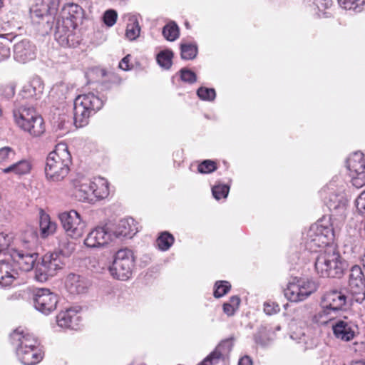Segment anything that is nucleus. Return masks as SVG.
Wrapping results in <instances>:
<instances>
[{"label": "nucleus", "mask_w": 365, "mask_h": 365, "mask_svg": "<svg viewBox=\"0 0 365 365\" xmlns=\"http://www.w3.org/2000/svg\"><path fill=\"white\" fill-rule=\"evenodd\" d=\"M11 344L19 360L24 365H35L43 358L38 339L28 331L19 327L11 334Z\"/></svg>", "instance_id": "nucleus-1"}, {"label": "nucleus", "mask_w": 365, "mask_h": 365, "mask_svg": "<svg viewBox=\"0 0 365 365\" xmlns=\"http://www.w3.org/2000/svg\"><path fill=\"white\" fill-rule=\"evenodd\" d=\"M71 163L72 158L67 145L58 143L46 158L45 175L47 180L52 182L63 180L68 175Z\"/></svg>", "instance_id": "nucleus-2"}, {"label": "nucleus", "mask_w": 365, "mask_h": 365, "mask_svg": "<svg viewBox=\"0 0 365 365\" xmlns=\"http://www.w3.org/2000/svg\"><path fill=\"white\" fill-rule=\"evenodd\" d=\"M15 123L24 131L34 137L40 136L45 131L43 118L36 113L32 106L16 101L13 109Z\"/></svg>", "instance_id": "nucleus-3"}, {"label": "nucleus", "mask_w": 365, "mask_h": 365, "mask_svg": "<svg viewBox=\"0 0 365 365\" xmlns=\"http://www.w3.org/2000/svg\"><path fill=\"white\" fill-rule=\"evenodd\" d=\"M346 266V261L333 247H327L315 262V269L322 277H340Z\"/></svg>", "instance_id": "nucleus-4"}, {"label": "nucleus", "mask_w": 365, "mask_h": 365, "mask_svg": "<svg viewBox=\"0 0 365 365\" xmlns=\"http://www.w3.org/2000/svg\"><path fill=\"white\" fill-rule=\"evenodd\" d=\"M103 106V101L93 93L78 96L73 102V120L76 127H83L88 118Z\"/></svg>", "instance_id": "nucleus-5"}, {"label": "nucleus", "mask_w": 365, "mask_h": 365, "mask_svg": "<svg viewBox=\"0 0 365 365\" xmlns=\"http://www.w3.org/2000/svg\"><path fill=\"white\" fill-rule=\"evenodd\" d=\"M305 246L311 252L327 246L334 240L333 229L329 221L324 219L312 225L305 237Z\"/></svg>", "instance_id": "nucleus-6"}, {"label": "nucleus", "mask_w": 365, "mask_h": 365, "mask_svg": "<svg viewBox=\"0 0 365 365\" xmlns=\"http://www.w3.org/2000/svg\"><path fill=\"white\" fill-rule=\"evenodd\" d=\"M135 266V257L130 250L122 249L118 250L108 270L113 278L125 281L130 279Z\"/></svg>", "instance_id": "nucleus-7"}, {"label": "nucleus", "mask_w": 365, "mask_h": 365, "mask_svg": "<svg viewBox=\"0 0 365 365\" xmlns=\"http://www.w3.org/2000/svg\"><path fill=\"white\" fill-rule=\"evenodd\" d=\"M28 232L29 239L22 240V245L26 250L12 249L10 252L14 262L24 272L31 270L38 258V254L31 249L36 242V236L32 230H29Z\"/></svg>", "instance_id": "nucleus-8"}, {"label": "nucleus", "mask_w": 365, "mask_h": 365, "mask_svg": "<svg viewBox=\"0 0 365 365\" xmlns=\"http://www.w3.org/2000/svg\"><path fill=\"white\" fill-rule=\"evenodd\" d=\"M317 284L310 280L304 279H292L284 289V296L291 302H300L307 299L317 290Z\"/></svg>", "instance_id": "nucleus-9"}, {"label": "nucleus", "mask_w": 365, "mask_h": 365, "mask_svg": "<svg viewBox=\"0 0 365 365\" xmlns=\"http://www.w3.org/2000/svg\"><path fill=\"white\" fill-rule=\"evenodd\" d=\"M65 264L63 259L57 252L45 255L35 269V277L39 282H45L54 276Z\"/></svg>", "instance_id": "nucleus-10"}, {"label": "nucleus", "mask_w": 365, "mask_h": 365, "mask_svg": "<svg viewBox=\"0 0 365 365\" xmlns=\"http://www.w3.org/2000/svg\"><path fill=\"white\" fill-rule=\"evenodd\" d=\"M59 220L66 235L71 238L78 239L83 236L86 222L74 210L63 212L59 215Z\"/></svg>", "instance_id": "nucleus-11"}, {"label": "nucleus", "mask_w": 365, "mask_h": 365, "mask_svg": "<svg viewBox=\"0 0 365 365\" xmlns=\"http://www.w3.org/2000/svg\"><path fill=\"white\" fill-rule=\"evenodd\" d=\"M346 167L350 172L351 182L357 188L365 185V159L364 154L357 151L348 158Z\"/></svg>", "instance_id": "nucleus-12"}, {"label": "nucleus", "mask_w": 365, "mask_h": 365, "mask_svg": "<svg viewBox=\"0 0 365 365\" xmlns=\"http://www.w3.org/2000/svg\"><path fill=\"white\" fill-rule=\"evenodd\" d=\"M349 291L354 301L361 303L365 299V277L358 265L353 266L350 270Z\"/></svg>", "instance_id": "nucleus-13"}, {"label": "nucleus", "mask_w": 365, "mask_h": 365, "mask_svg": "<svg viewBox=\"0 0 365 365\" xmlns=\"http://www.w3.org/2000/svg\"><path fill=\"white\" fill-rule=\"evenodd\" d=\"M58 296L48 289H38L34 294V304L36 310L48 314L56 309Z\"/></svg>", "instance_id": "nucleus-14"}, {"label": "nucleus", "mask_w": 365, "mask_h": 365, "mask_svg": "<svg viewBox=\"0 0 365 365\" xmlns=\"http://www.w3.org/2000/svg\"><path fill=\"white\" fill-rule=\"evenodd\" d=\"M332 331L336 339L349 341L358 334V326L347 317H344L332 324Z\"/></svg>", "instance_id": "nucleus-15"}, {"label": "nucleus", "mask_w": 365, "mask_h": 365, "mask_svg": "<svg viewBox=\"0 0 365 365\" xmlns=\"http://www.w3.org/2000/svg\"><path fill=\"white\" fill-rule=\"evenodd\" d=\"M348 200L342 192L331 193L326 200L331 217L335 220H344L346 216Z\"/></svg>", "instance_id": "nucleus-16"}, {"label": "nucleus", "mask_w": 365, "mask_h": 365, "mask_svg": "<svg viewBox=\"0 0 365 365\" xmlns=\"http://www.w3.org/2000/svg\"><path fill=\"white\" fill-rule=\"evenodd\" d=\"M75 29L66 23L57 24L55 38L63 47H75L79 43V36L75 34Z\"/></svg>", "instance_id": "nucleus-17"}, {"label": "nucleus", "mask_w": 365, "mask_h": 365, "mask_svg": "<svg viewBox=\"0 0 365 365\" xmlns=\"http://www.w3.org/2000/svg\"><path fill=\"white\" fill-rule=\"evenodd\" d=\"M232 348L230 340L222 341L209 356L198 365H225V357Z\"/></svg>", "instance_id": "nucleus-18"}, {"label": "nucleus", "mask_w": 365, "mask_h": 365, "mask_svg": "<svg viewBox=\"0 0 365 365\" xmlns=\"http://www.w3.org/2000/svg\"><path fill=\"white\" fill-rule=\"evenodd\" d=\"M349 299L342 290L332 289L327 292L322 298V302L336 314L342 310Z\"/></svg>", "instance_id": "nucleus-19"}, {"label": "nucleus", "mask_w": 365, "mask_h": 365, "mask_svg": "<svg viewBox=\"0 0 365 365\" xmlns=\"http://www.w3.org/2000/svg\"><path fill=\"white\" fill-rule=\"evenodd\" d=\"M36 57L35 46L26 39L16 43L14 46V58L21 63H25Z\"/></svg>", "instance_id": "nucleus-20"}, {"label": "nucleus", "mask_w": 365, "mask_h": 365, "mask_svg": "<svg viewBox=\"0 0 365 365\" xmlns=\"http://www.w3.org/2000/svg\"><path fill=\"white\" fill-rule=\"evenodd\" d=\"M60 0H35V4L31 8V16L36 21L48 16L49 13L56 11Z\"/></svg>", "instance_id": "nucleus-21"}, {"label": "nucleus", "mask_w": 365, "mask_h": 365, "mask_svg": "<svg viewBox=\"0 0 365 365\" xmlns=\"http://www.w3.org/2000/svg\"><path fill=\"white\" fill-rule=\"evenodd\" d=\"M63 22L69 24L72 28H76L78 24L82 23L84 11L77 4L68 3L63 7L62 9Z\"/></svg>", "instance_id": "nucleus-22"}, {"label": "nucleus", "mask_w": 365, "mask_h": 365, "mask_svg": "<svg viewBox=\"0 0 365 365\" xmlns=\"http://www.w3.org/2000/svg\"><path fill=\"white\" fill-rule=\"evenodd\" d=\"M110 240V234L103 227H98L88 233L84 240L86 246L91 248L101 247Z\"/></svg>", "instance_id": "nucleus-23"}, {"label": "nucleus", "mask_w": 365, "mask_h": 365, "mask_svg": "<svg viewBox=\"0 0 365 365\" xmlns=\"http://www.w3.org/2000/svg\"><path fill=\"white\" fill-rule=\"evenodd\" d=\"M78 311L74 308H69L60 312L56 316L58 327L63 329H77L79 324Z\"/></svg>", "instance_id": "nucleus-24"}, {"label": "nucleus", "mask_w": 365, "mask_h": 365, "mask_svg": "<svg viewBox=\"0 0 365 365\" xmlns=\"http://www.w3.org/2000/svg\"><path fill=\"white\" fill-rule=\"evenodd\" d=\"M66 288L71 294H81L86 293L89 287V282L84 277L71 273L66 279Z\"/></svg>", "instance_id": "nucleus-25"}, {"label": "nucleus", "mask_w": 365, "mask_h": 365, "mask_svg": "<svg viewBox=\"0 0 365 365\" xmlns=\"http://www.w3.org/2000/svg\"><path fill=\"white\" fill-rule=\"evenodd\" d=\"M43 88L44 85L41 78L34 77L24 86L20 96L23 98H38L42 94Z\"/></svg>", "instance_id": "nucleus-26"}, {"label": "nucleus", "mask_w": 365, "mask_h": 365, "mask_svg": "<svg viewBox=\"0 0 365 365\" xmlns=\"http://www.w3.org/2000/svg\"><path fill=\"white\" fill-rule=\"evenodd\" d=\"M337 314L321 301L320 308L312 317V322L319 326L326 325L334 320Z\"/></svg>", "instance_id": "nucleus-27"}, {"label": "nucleus", "mask_w": 365, "mask_h": 365, "mask_svg": "<svg viewBox=\"0 0 365 365\" xmlns=\"http://www.w3.org/2000/svg\"><path fill=\"white\" fill-rule=\"evenodd\" d=\"M123 19L127 22L125 37L129 41L136 40L139 37L141 31L138 16L132 14H125L123 16Z\"/></svg>", "instance_id": "nucleus-28"}, {"label": "nucleus", "mask_w": 365, "mask_h": 365, "mask_svg": "<svg viewBox=\"0 0 365 365\" xmlns=\"http://www.w3.org/2000/svg\"><path fill=\"white\" fill-rule=\"evenodd\" d=\"M91 187L92 194L97 199H104L109 195V184L103 178H94L93 180L91 181Z\"/></svg>", "instance_id": "nucleus-29"}, {"label": "nucleus", "mask_w": 365, "mask_h": 365, "mask_svg": "<svg viewBox=\"0 0 365 365\" xmlns=\"http://www.w3.org/2000/svg\"><path fill=\"white\" fill-rule=\"evenodd\" d=\"M133 218L123 219L118 224L115 234L117 237H132L138 232Z\"/></svg>", "instance_id": "nucleus-30"}, {"label": "nucleus", "mask_w": 365, "mask_h": 365, "mask_svg": "<svg viewBox=\"0 0 365 365\" xmlns=\"http://www.w3.org/2000/svg\"><path fill=\"white\" fill-rule=\"evenodd\" d=\"M16 272L12 265L5 261H0V286L7 287L11 284L15 279Z\"/></svg>", "instance_id": "nucleus-31"}, {"label": "nucleus", "mask_w": 365, "mask_h": 365, "mask_svg": "<svg viewBox=\"0 0 365 365\" xmlns=\"http://www.w3.org/2000/svg\"><path fill=\"white\" fill-rule=\"evenodd\" d=\"M290 338L296 341L302 351L311 349L314 346L312 339L302 330L292 332Z\"/></svg>", "instance_id": "nucleus-32"}, {"label": "nucleus", "mask_w": 365, "mask_h": 365, "mask_svg": "<svg viewBox=\"0 0 365 365\" xmlns=\"http://www.w3.org/2000/svg\"><path fill=\"white\" fill-rule=\"evenodd\" d=\"M39 227L41 236L43 237H46L55 232L56 224L51 220L48 215L41 213L40 216Z\"/></svg>", "instance_id": "nucleus-33"}, {"label": "nucleus", "mask_w": 365, "mask_h": 365, "mask_svg": "<svg viewBox=\"0 0 365 365\" xmlns=\"http://www.w3.org/2000/svg\"><path fill=\"white\" fill-rule=\"evenodd\" d=\"M31 170V164L27 160H21L2 169L3 173H14L17 175H25Z\"/></svg>", "instance_id": "nucleus-34"}, {"label": "nucleus", "mask_w": 365, "mask_h": 365, "mask_svg": "<svg viewBox=\"0 0 365 365\" xmlns=\"http://www.w3.org/2000/svg\"><path fill=\"white\" fill-rule=\"evenodd\" d=\"M181 58L185 60H192L197 54V46L195 43H182L180 44Z\"/></svg>", "instance_id": "nucleus-35"}, {"label": "nucleus", "mask_w": 365, "mask_h": 365, "mask_svg": "<svg viewBox=\"0 0 365 365\" xmlns=\"http://www.w3.org/2000/svg\"><path fill=\"white\" fill-rule=\"evenodd\" d=\"M174 237L168 232H162L156 240V244L159 250L166 251L174 243Z\"/></svg>", "instance_id": "nucleus-36"}, {"label": "nucleus", "mask_w": 365, "mask_h": 365, "mask_svg": "<svg viewBox=\"0 0 365 365\" xmlns=\"http://www.w3.org/2000/svg\"><path fill=\"white\" fill-rule=\"evenodd\" d=\"M74 250L75 244L68 239H63L60 241L56 252L64 259L65 257H69Z\"/></svg>", "instance_id": "nucleus-37"}, {"label": "nucleus", "mask_w": 365, "mask_h": 365, "mask_svg": "<svg viewBox=\"0 0 365 365\" xmlns=\"http://www.w3.org/2000/svg\"><path fill=\"white\" fill-rule=\"evenodd\" d=\"M179 28L175 22H170L163 29V36L170 41H173L179 36Z\"/></svg>", "instance_id": "nucleus-38"}, {"label": "nucleus", "mask_w": 365, "mask_h": 365, "mask_svg": "<svg viewBox=\"0 0 365 365\" xmlns=\"http://www.w3.org/2000/svg\"><path fill=\"white\" fill-rule=\"evenodd\" d=\"M173 53L170 50L160 51L157 55V62L160 67L165 69H169L172 66V59Z\"/></svg>", "instance_id": "nucleus-39"}, {"label": "nucleus", "mask_w": 365, "mask_h": 365, "mask_svg": "<svg viewBox=\"0 0 365 365\" xmlns=\"http://www.w3.org/2000/svg\"><path fill=\"white\" fill-rule=\"evenodd\" d=\"M339 3L345 9L361 11L365 4V0H339Z\"/></svg>", "instance_id": "nucleus-40"}, {"label": "nucleus", "mask_w": 365, "mask_h": 365, "mask_svg": "<svg viewBox=\"0 0 365 365\" xmlns=\"http://www.w3.org/2000/svg\"><path fill=\"white\" fill-rule=\"evenodd\" d=\"M11 41L0 36V62L7 60L11 56L10 51Z\"/></svg>", "instance_id": "nucleus-41"}, {"label": "nucleus", "mask_w": 365, "mask_h": 365, "mask_svg": "<svg viewBox=\"0 0 365 365\" xmlns=\"http://www.w3.org/2000/svg\"><path fill=\"white\" fill-rule=\"evenodd\" d=\"M91 194H92L91 182L83 183L76 187L75 195L76 197H78L79 200L84 201L88 200Z\"/></svg>", "instance_id": "nucleus-42"}, {"label": "nucleus", "mask_w": 365, "mask_h": 365, "mask_svg": "<svg viewBox=\"0 0 365 365\" xmlns=\"http://www.w3.org/2000/svg\"><path fill=\"white\" fill-rule=\"evenodd\" d=\"M197 95L202 101H212L215 98L216 93L213 88L200 87L197 91Z\"/></svg>", "instance_id": "nucleus-43"}, {"label": "nucleus", "mask_w": 365, "mask_h": 365, "mask_svg": "<svg viewBox=\"0 0 365 365\" xmlns=\"http://www.w3.org/2000/svg\"><path fill=\"white\" fill-rule=\"evenodd\" d=\"M15 157V151L10 147L0 149V164L4 165L11 162Z\"/></svg>", "instance_id": "nucleus-44"}, {"label": "nucleus", "mask_w": 365, "mask_h": 365, "mask_svg": "<svg viewBox=\"0 0 365 365\" xmlns=\"http://www.w3.org/2000/svg\"><path fill=\"white\" fill-rule=\"evenodd\" d=\"M231 285L227 281L216 282L215 289L214 291V296L216 298H220L226 294L230 289Z\"/></svg>", "instance_id": "nucleus-45"}, {"label": "nucleus", "mask_w": 365, "mask_h": 365, "mask_svg": "<svg viewBox=\"0 0 365 365\" xmlns=\"http://www.w3.org/2000/svg\"><path fill=\"white\" fill-rule=\"evenodd\" d=\"M229 190L230 187L226 185H217L212 188V192L216 200H220L221 198L227 197Z\"/></svg>", "instance_id": "nucleus-46"}, {"label": "nucleus", "mask_w": 365, "mask_h": 365, "mask_svg": "<svg viewBox=\"0 0 365 365\" xmlns=\"http://www.w3.org/2000/svg\"><path fill=\"white\" fill-rule=\"evenodd\" d=\"M117 19L118 13L113 9L106 11L103 15V21L108 27L113 26L116 23Z\"/></svg>", "instance_id": "nucleus-47"}, {"label": "nucleus", "mask_w": 365, "mask_h": 365, "mask_svg": "<svg viewBox=\"0 0 365 365\" xmlns=\"http://www.w3.org/2000/svg\"><path fill=\"white\" fill-rule=\"evenodd\" d=\"M217 169L216 163L211 160H205L202 161L197 168L198 172L200 173H210Z\"/></svg>", "instance_id": "nucleus-48"}, {"label": "nucleus", "mask_w": 365, "mask_h": 365, "mask_svg": "<svg viewBox=\"0 0 365 365\" xmlns=\"http://www.w3.org/2000/svg\"><path fill=\"white\" fill-rule=\"evenodd\" d=\"M90 269L96 273H102L106 269V264L103 259L93 258L89 262Z\"/></svg>", "instance_id": "nucleus-49"}, {"label": "nucleus", "mask_w": 365, "mask_h": 365, "mask_svg": "<svg viewBox=\"0 0 365 365\" xmlns=\"http://www.w3.org/2000/svg\"><path fill=\"white\" fill-rule=\"evenodd\" d=\"M181 80L188 83H193L197 81L196 74L187 68H182L180 71Z\"/></svg>", "instance_id": "nucleus-50"}, {"label": "nucleus", "mask_w": 365, "mask_h": 365, "mask_svg": "<svg viewBox=\"0 0 365 365\" xmlns=\"http://www.w3.org/2000/svg\"><path fill=\"white\" fill-rule=\"evenodd\" d=\"M280 310L279 306L274 302L267 301L264 303V312L267 315H272L278 313Z\"/></svg>", "instance_id": "nucleus-51"}, {"label": "nucleus", "mask_w": 365, "mask_h": 365, "mask_svg": "<svg viewBox=\"0 0 365 365\" xmlns=\"http://www.w3.org/2000/svg\"><path fill=\"white\" fill-rule=\"evenodd\" d=\"M355 205L358 212L365 215V190L356 199Z\"/></svg>", "instance_id": "nucleus-52"}, {"label": "nucleus", "mask_w": 365, "mask_h": 365, "mask_svg": "<svg viewBox=\"0 0 365 365\" xmlns=\"http://www.w3.org/2000/svg\"><path fill=\"white\" fill-rule=\"evenodd\" d=\"M9 243L10 239L9 237L4 233H0V253L9 247Z\"/></svg>", "instance_id": "nucleus-53"}, {"label": "nucleus", "mask_w": 365, "mask_h": 365, "mask_svg": "<svg viewBox=\"0 0 365 365\" xmlns=\"http://www.w3.org/2000/svg\"><path fill=\"white\" fill-rule=\"evenodd\" d=\"M307 312V309L304 307H297L294 309V313L295 314V317L293 318L294 320H302L305 317V312Z\"/></svg>", "instance_id": "nucleus-54"}, {"label": "nucleus", "mask_w": 365, "mask_h": 365, "mask_svg": "<svg viewBox=\"0 0 365 365\" xmlns=\"http://www.w3.org/2000/svg\"><path fill=\"white\" fill-rule=\"evenodd\" d=\"M130 55L125 56L121 61L119 63V68L123 71H128L130 69L129 66Z\"/></svg>", "instance_id": "nucleus-55"}, {"label": "nucleus", "mask_w": 365, "mask_h": 365, "mask_svg": "<svg viewBox=\"0 0 365 365\" xmlns=\"http://www.w3.org/2000/svg\"><path fill=\"white\" fill-rule=\"evenodd\" d=\"M237 309L231 305L230 303H225L223 305V311L228 316L234 314Z\"/></svg>", "instance_id": "nucleus-56"}, {"label": "nucleus", "mask_w": 365, "mask_h": 365, "mask_svg": "<svg viewBox=\"0 0 365 365\" xmlns=\"http://www.w3.org/2000/svg\"><path fill=\"white\" fill-rule=\"evenodd\" d=\"M263 334L262 333H259L257 335H255V340L256 344L261 345V346H267L268 344V341L267 340H264L262 339Z\"/></svg>", "instance_id": "nucleus-57"}, {"label": "nucleus", "mask_w": 365, "mask_h": 365, "mask_svg": "<svg viewBox=\"0 0 365 365\" xmlns=\"http://www.w3.org/2000/svg\"><path fill=\"white\" fill-rule=\"evenodd\" d=\"M227 303H230L232 306L237 309L240 303V299L237 296H232Z\"/></svg>", "instance_id": "nucleus-58"}, {"label": "nucleus", "mask_w": 365, "mask_h": 365, "mask_svg": "<svg viewBox=\"0 0 365 365\" xmlns=\"http://www.w3.org/2000/svg\"><path fill=\"white\" fill-rule=\"evenodd\" d=\"M238 365H252V360L250 356H245L240 359Z\"/></svg>", "instance_id": "nucleus-59"}, {"label": "nucleus", "mask_w": 365, "mask_h": 365, "mask_svg": "<svg viewBox=\"0 0 365 365\" xmlns=\"http://www.w3.org/2000/svg\"><path fill=\"white\" fill-rule=\"evenodd\" d=\"M354 365H365V362L364 361H356L354 363Z\"/></svg>", "instance_id": "nucleus-60"}, {"label": "nucleus", "mask_w": 365, "mask_h": 365, "mask_svg": "<svg viewBox=\"0 0 365 365\" xmlns=\"http://www.w3.org/2000/svg\"><path fill=\"white\" fill-rule=\"evenodd\" d=\"M14 93V87L11 86V94L13 95Z\"/></svg>", "instance_id": "nucleus-61"}, {"label": "nucleus", "mask_w": 365, "mask_h": 365, "mask_svg": "<svg viewBox=\"0 0 365 365\" xmlns=\"http://www.w3.org/2000/svg\"><path fill=\"white\" fill-rule=\"evenodd\" d=\"M2 5H3L2 0H0V8L2 6Z\"/></svg>", "instance_id": "nucleus-62"}]
</instances>
